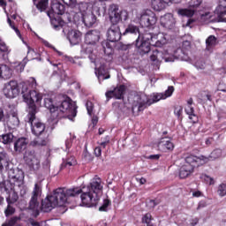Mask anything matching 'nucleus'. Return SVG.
<instances>
[{
	"label": "nucleus",
	"mask_w": 226,
	"mask_h": 226,
	"mask_svg": "<svg viewBox=\"0 0 226 226\" xmlns=\"http://www.w3.org/2000/svg\"><path fill=\"white\" fill-rule=\"evenodd\" d=\"M79 11L81 15V20L87 27H91L96 22V16L92 12H87V4L81 3L79 4Z\"/></svg>",
	"instance_id": "nucleus-14"
},
{
	"label": "nucleus",
	"mask_w": 226,
	"mask_h": 226,
	"mask_svg": "<svg viewBox=\"0 0 226 226\" xmlns=\"http://www.w3.org/2000/svg\"><path fill=\"white\" fill-rule=\"evenodd\" d=\"M220 156H222V149H215L210 154L209 157L205 158H207V162H209L210 160H216L220 158Z\"/></svg>",
	"instance_id": "nucleus-34"
},
{
	"label": "nucleus",
	"mask_w": 226,
	"mask_h": 226,
	"mask_svg": "<svg viewBox=\"0 0 226 226\" xmlns=\"http://www.w3.org/2000/svg\"><path fill=\"white\" fill-rule=\"evenodd\" d=\"M174 113H175V115H177V117H180L181 114H183V107H181V106L176 107Z\"/></svg>",
	"instance_id": "nucleus-51"
},
{
	"label": "nucleus",
	"mask_w": 226,
	"mask_h": 226,
	"mask_svg": "<svg viewBox=\"0 0 226 226\" xmlns=\"http://www.w3.org/2000/svg\"><path fill=\"white\" fill-rule=\"evenodd\" d=\"M160 100H165L162 93L154 94L151 99L147 98L146 94L136 96L132 110L134 114L135 112H142V110L147 109V107L153 105V103L160 102Z\"/></svg>",
	"instance_id": "nucleus-8"
},
{
	"label": "nucleus",
	"mask_w": 226,
	"mask_h": 226,
	"mask_svg": "<svg viewBox=\"0 0 226 226\" xmlns=\"http://www.w3.org/2000/svg\"><path fill=\"white\" fill-rule=\"evenodd\" d=\"M51 8L56 15H63L64 13V5L60 3L54 4Z\"/></svg>",
	"instance_id": "nucleus-32"
},
{
	"label": "nucleus",
	"mask_w": 226,
	"mask_h": 226,
	"mask_svg": "<svg viewBox=\"0 0 226 226\" xmlns=\"http://www.w3.org/2000/svg\"><path fill=\"white\" fill-rule=\"evenodd\" d=\"M217 195L219 197H225L226 195V184H221L217 187Z\"/></svg>",
	"instance_id": "nucleus-38"
},
{
	"label": "nucleus",
	"mask_w": 226,
	"mask_h": 226,
	"mask_svg": "<svg viewBox=\"0 0 226 226\" xmlns=\"http://www.w3.org/2000/svg\"><path fill=\"white\" fill-rule=\"evenodd\" d=\"M137 181L139 182V185H146V178L141 177V178H137Z\"/></svg>",
	"instance_id": "nucleus-58"
},
{
	"label": "nucleus",
	"mask_w": 226,
	"mask_h": 226,
	"mask_svg": "<svg viewBox=\"0 0 226 226\" xmlns=\"http://www.w3.org/2000/svg\"><path fill=\"white\" fill-rule=\"evenodd\" d=\"M149 41H145L144 39H140V35H139L138 39L136 40V47L138 49V52L141 54V56H144V54H148V52H151V45L153 47H164V45H167V37H165L164 34L159 33L157 34L150 35Z\"/></svg>",
	"instance_id": "nucleus-5"
},
{
	"label": "nucleus",
	"mask_w": 226,
	"mask_h": 226,
	"mask_svg": "<svg viewBox=\"0 0 226 226\" xmlns=\"http://www.w3.org/2000/svg\"><path fill=\"white\" fill-rule=\"evenodd\" d=\"M110 206V200H104L102 205L99 207V211H107Z\"/></svg>",
	"instance_id": "nucleus-45"
},
{
	"label": "nucleus",
	"mask_w": 226,
	"mask_h": 226,
	"mask_svg": "<svg viewBox=\"0 0 226 226\" xmlns=\"http://www.w3.org/2000/svg\"><path fill=\"white\" fill-rule=\"evenodd\" d=\"M7 22L9 24V26L11 27V29H13L17 34V36H19V38H22V34H20V30H19V28H17L15 26V25H13V23L11 22V19H10V18H8Z\"/></svg>",
	"instance_id": "nucleus-41"
},
{
	"label": "nucleus",
	"mask_w": 226,
	"mask_h": 226,
	"mask_svg": "<svg viewBox=\"0 0 226 226\" xmlns=\"http://www.w3.org/2000/svg\"><path fill=\"white\" fill-rule=\"evenodd\" d=\"M102 190L103 185H102V179L100 178H94L87 186L82 189L79 187L70 189L57 188L51 195L42 200L41 211L49 213L57 206L63 207L64 204H70V197H77L80 193L82 206L93 207V206L98 204Z\"/></svg>",
	"instance_id": "nucleus-1"
},
{
	"label": "nucleus",
	"mask_w": 226,
	"mask_h": 226,
	"mask_svg": "<svg viewBox=\"0 0 226 226\" xmlns=\"http://www.w3.org/2000/svg\"><path fill=\"white\" fill-rule=\"evenodd\" d=\"M23 93L24 102L28 106L26 121L31 124L32 133L35 135V137H39V135H41V133L45 132V124L36 121V112L38 110V107H41V101L43 100V97L41 94L36 91H31L26 94V91L23 90Z\"/></svg>",
	"instance_id": "nucleus-2"
},
{
	"label": "nucleus",
	"mask_w": 226,
	"mask_h": 226,
	"mask_svg": "<svg viewBox=\"0 0 226 226\" xmlns=\"http://www.w3.org/2000/svg\"><path fill=\"white\" fill-rule=\"evenodd\" d=\"M183 49H177L172 51V49L164 50V52H160L158 49H154L150 55V59L154 63H162L163 59L166 63H172L174 59H183Z\"/></svg>",
	"instance_id": "nucleus-7"
},
{
	"label": "nucleus",
	"mask_w": 226,
	"mask_h": 226,
	"mask_svg": "<svg viewBox=\"0 0 226 226\" xmlns=\"http://www.w3.org/2000/svg\"><path fill=\"white\" fill-rule=\"evenodd\" d=\"M137 33H139V26L129 25L122 34L126 36V34H137Z\"/></svg>",
	"instance_id": "nucleus-30"
},
{
	"label": "nucleus",
	"mask_w": 226,
	"mask_h": 226,
	"mask_svg": "<svg viewBox=\"0 0 226 226\" xmlns=\"http://www.w3.org/2000/svg\"><path fill=\"white\" fill-rule=\"evenodd\" d=\"M11 77H13V69L6 64H0V79L8 80Z\"/></svg>",
	"instance_id": "nucleus-24"
},
{
	"label": "nucleus",
	"mask_w": 226,
	"mask_h": 226,
	"mask_svg": "<svg viewBox=\"0 0 226 226\" xmlns=\"http://www.w3.org/2000/svg\"><path fill=\"white\" fill-rule=\"evenodd\" d=\"M109 142H110V138L109 136H106L104 138V140L100 143L99 147H101V149H105V147H107V144H109Z\"/></svg>",
	"instance_id": "nucleus-46"
},
{
	"label": "nucleus",
	"mask_w": 226,
	"mask_h": 226,
	"mask_svg": "<svg viewBox=\"0 0 226 226\" xmlns=\"http://www.w3.org/2000/svg\"><path fill=\"white\" fill-rule=\"evenodd\" d=\"M147 207H154L156 206V201H154V200H150L147 203Z\"/></svg>",
	"instance_id": "nucleus-54"
},
{
	"label": "nucleus",
	"mask_w": 226,
	"mask_h": 226,
	"mask_svg": "<svg viewBox=\"0 0 226 226\" xmlns=\"http://www.w3.org/2000/svg\"><path fill=\"white\" fill-rule=\"evenodd\" d=\"M44 107L49 110L51 114L49 121L53 123H57L59 118L64 117V114L65 116H68V114L77 116V105L70 99L55 104L52 98L45 97Z\"/></svg>",
	"instance_id": "nucleus-4"
},
{
	"label": "nucleus",
	"mask_w": 226,
	"mask_h": 226,
	"mask_svg": "<svg viewBox=\"0 0 226 226\" xmlns=\"http://www.w3.org/2000/svg\"><path fill=\"white\" fill-rule=\"evenodd\" d=\"M161 26L166 29H174L176 27V18L172 13H166L161 17Z\"/></svg>",
	"instance_id": "nucleus-18"
},
{
	"label": "nucleus",
	"mask_w": 226,
	"mask_h": 226,
	"mask_svg": "<svg viewBox=\"0 0 226 226\" xmlns=\"http://www.w3.org/2000/svg\"><path fill=\"white\" fill-rule=\"evenodd\" d=\"M215 14L217 15L218 22H226L223 15H226V0H220L217 7L215 10Z\"/></svg>",
	"instance_id": "nucleus-21"
},
{
	"label": "nucleus",
	"mask_w": 226,
	"mask_h": 226,
	"mask_svg": "<svg viewBox=\"0 0 226 226\" xmlns=\"http://www.w3.org/2000/svg\"><path fill=\"white\" fill-rule=\"evenodd\" d=\"M215 45H216V37L215 35L208 36L206 40L207 50H211Z\"/></svg>",
	"instance_id": "nucleus-31"
},
{
	"label": "nucleus",
	"mask_w": 226,
	"mask_h": 226,
	"mask_svg": "<svg viewBox=\"0 0 226 226\" xmlns=\"http://www.w3.org/2000/svg\"><path fill=\"white\" fill-rule=\"evenodd\" d=\"M4 213H5V216H11V215L15 213V207H13V206L9 204Z\"/></svg>",
	"instance_id": "nucleus-44"
},
{
	"label": "nucleus",
	"mask_w": 226,
	"mask_h": 226,
	"mask_svg": "<svg viewBox=\"0 0 226 226\" xmlns=\"http://www.w3.org/2000/svg\"><path fill=\"white\" fill-rule=\"evenodd\" d=\"M73 165H77V160H75V157L71 156L67 159H64L61 169H70V167H73Z\"/></svg>",
	"instance_id": "nucleus-26"
},
{
	"label": "nucleus",
	"mask_w": 226,
	"mask_h": 226,
	"mask_svg": "<svg viewBox=\"0 0 226 226\" xmlns=\"http://www.w3.org/2000/svg\"><path fill=\"white\" fill-rule=\"evenodd\" d=\"M102 47L103 49L104 54H110V51H107V50H112V48L110 47V43H109V41L102 42Z\"/></svg>",
	"instance_id": "nucleus-43"
},
{
	"label": "nucleus",
	"mask_w": 226,
	"mask_h": 226,
	"mask_svg": "<svg viewBox=\"0 0 226 226\" xmlns=\"http://www.w3.org/2000/svg\"><path fill=\"white\" fill-rule=\"evenodd\" d=\"M191 45H192V42H190V41H183V49H185V50H188V49H190Z\"/></svg>",
	"instance_id": "nucleus-53"
},
{
	"label": "nucleus",
	"mask_w": 226,
	"mask_h": 226,
	"mask_svg": "<svg viewBox=\"0 0 226 226\" xmlns=\"http://www.w3.org/2000/svg\"><path fill=\"white\" fill-rule=\"evenodd\" d=\"M195 66L198 70H204L206 64L202 60L197 61Z\"/></svg>",
	"instance_id": "nucleus-50"
},
{
	"label": "nucleus",
	"mask_w": 226,
	"mask_h": 226,
	"mask_svg": "<svg viewBox=\"0 0 226 226\" xmlns=\"http://www.w3.org/2000/svg\"><path fill=\"white\" fill-rule=\"evenodd\" d=\"M163 4H164V7L167 6V4H169V3H172V0H162Z\"/></svg>",
	"instance_id": "nucleus-63"
},
{
	"label": "nucleus",
	"mask_w": 226,
	"mask_h": 226,
	"mask_svg": "<svg viewBox=\"0 0 226 226\" xmlns=\"http://www.w3.org/2000/svg\"><path fill=\"white\" fill-rule=\"evenodd\" d=\"M202 192L200 191H195L192 192V197H200Z\"/></svg>",
	"instance_id": "nucleus-56"
},
{
	"label": "nucleus",
	"mask_w": 226,
	"mask_h": 226,
	"mask_svg": "<svg viewBox=\"0 0 226 226\" xmlns=\"http://www.w3.org/2000/svg\"><path fill=\"white\" fill-rule=\"evenodd\" d=\"M126 90V87L124 85H120L116 87L114 90H109L106 92L107 98H115L116 100H121L124 94V91Z\"/></svg>",
	"instance_id": "nucleus-20"
},
{
	"label": "nucleus",
	"mask_w": 226,
	"mask_h": 226,
	"mask_svg": "<svg viewBox=\"0 0 226 226\" xmlns=\"http://www.w3.org/2000/svg\"><path fill=\"white\" fill-rule=\"evenodd\" d=\"M0 6H3L4 10H6V1L0 0Z\"/></svg>",
	"instance_id": "nucleus-60"
},
{
	"label": "nucleus",
	"mask_w": 226,
	"mask_h": 226,
	"mask_svg": "<svg viewBox=\"0 0 226 226\" xmlns=\"http://www.w3.org/2000/svg\"><path fill=\"white\" fill-rule=\"evenodd\" d=\"M63 33L67 34V38L71 45H79L82 40V33H80L79 30L72 29V27H70L68 25H64Z\"/></svg>",
	"instance_id": "nucleus-15"
},
{
	"label": "nucleus",
	"mask_w": 226,
	"mask_h": 226,
	"mask_svg": "<svg viewBox=\"0 0 226 226\" xmlns=\"http://www.w3.org/2000/svg\"><path fill=\"white\" fill-rule=\"evenodd\" d=\"M19 93V83L16 80H11L4 85V94L6 98H17Z\"/></svg>",
	"instance_id": "nucleus-16"
},
{
	"label": "nucleus",
	"mask_w": 226,
	"mask_h": 226,
	"mask_svg": "<svg viewBox=\"0 0 226 226\" xmlns=\"http://www.w3.org/2000/svg\"><path fill=\"white\" fill-rule=\"evenodd\" d=\"M97 226H107V222H105V221H101V222L97 224Z\"/></svg>",
	"instance_id": "nucleus-62"
},
{
	"label": "nucleus",
	"mask_w": 226,
	"mask_h": 226,
	"mask_svg": "<svg viewBox=\"0 0 226 226\" xmlns=\"http://www.w3.org/2000/svg\"><path fill=\"white\" fill-rule=\"evenodd\" d=\"M151 6L155 11H162L165 8L162 0H152Z\"/></svg>",
	"instance_id": "nucleus-28"
},
{
	"label": "nucleus",
	"mask_w": 226,
	"mask_h": 226,
	"mask_svg": "<svg viewBox=\"0 0 226 226\" xmlns=\"http://www.w3.org/2000/svg\"><path fill=\"white\" fill-rule=\"evenodd\" d=\"M42 43H43V45H45V47H48L49 49H54L55 52H57V54H58L59 56H63V53H61L60 51H57V49H56V48H54V47L52 46V44H50L48 41H42Z\"/></svg>",
	"instance_id": "nucleus-48"
},
{
	"label": "nucleus",
	"mask_w": 226,
	"mask_h": 226,
	"mask_svg": "<svg viewBox=\"0 0 226 226\" xmlns=\"http://www.w3.org/2000/svg\"><path fill=\"white\" fill-rule=\"evenodd\" d=\"M2 139L3 144H10L13 142V135L11 133H6L0 136V140Z\"/></svg>",
	"instance_id": "nucleus-33"
},
{
	"label": "nucleus",
	"mask_w": 226,
	"mask_h": 226,
	"mask_svg": "<svg viewBox=\"0 0 226 226\" xmlns=\"http://www.w3.org/2000/svg\"><path fill=\"white\" fill-rule=\"evenodd\" d=\"M177 14L180 17H197V19L200 20L202 24H209L213 20V14L209 11H204L200 10H192V9H178Z\"/></svg>",
	"instance_id": "nucleus-10"
},
{
	"label": "nucleus",
	"mask_w": 226,
	"mask_h": 226,
	"mask_svg": "<svg viewBox=\"0 0 226 226\" xmlns=\"http://www.w3.org/2000/svg\"><path fill=\"white\" fill-rule=\"evenodd\" d=\"M86 108L88 115L91 116V114H93V102L87 101L86 103Z\"/></svg>",
	"instance_id": "nucleus-49"
},
{
	"label": "nucleus",
	"mask_w": 226,
	"mask_h": 226,
	"mask_svg": "<svg viewBox=\"0 0 226 226\" xmlns=\"http://www.w3.org/2000/svg\"><path fill=\"white\" fill-rule=\"evenodd\" d=\"M24 161L30 170H33L34 172L40 170V167H41L40 158H38V155H36V153L34 150H28L25 153Z\"/></svg>",
	"instance_id": "nucleus-12"
},
{
	"label": "nucleus",
	"mask_w": 226,
	"mask_h": 226,
	"mask_svg": "<svg viewBox=\"0 0 226 226\" xmlns=\"http://www.w3.org/2000/svg\"><path fill=\"white\" fill-rule=\"evenodd\" d=\"M94 154L97 158H100V156H102V147H97L94 148Z\"/></svg>",
	"instance_id": "nucleus-52"
},
{
	"label": "nucleus",
	"mask_w": 226,
	"mask_h": 226,
	"mask_svg": "<svg viewBox=\"0 0 226 226\" xmlns=\"http://www.w3.org/2000/svg\"><path fill=\"white\" fill-rule=\"evenodd\" d=\"M49 7V0H41L36 4L37 10L41 11H45Z\"/></svg>",
	"instance_id": "nucleus-36"
},
{
	"label": "nucleus",
	"mask_w": 226,
	"mask_h": 226,
	"mask_svg": "<svg viewBox=\"0 0 226 226\" xmlns=\"http://www.w3.org/2000/svg\"><path fill=\"white\" fill-rule=\"evenodd\" d=\"M27 86H29V87H31L33 90H29L27 88V87L23 86L21 93L24 95V91H25V94H27V93H31V91H36V93H39L40 94H41V96H43V94L40 93L39 91L36 90V86H38V83L36 82V79L34 78H29L26 81ZM24 99V96H23Z\"/></svg>",
	"instance_id": "nucleus-23"
},
{
	"label": "nucleus",
	"mask_w": 226,
	"mask_h": 226,
	"mask_svg": "<svg viewBox=\"0 0 226 226\" xmlns=\"http://www.w3.org/2000/svg\"><path fill=\"white\" fill-rule=\"evenodd\" d=\"M109 19L111 26H117L119 22L128 20V11L119 10V5L111 4L108 9Z\"/></svg>",
	"instance_id": "nucleus-9"
},
{
	"label": "nucleus",
	"mask_w": 226,
	"mask_h": 226,
	"mask_svg": "<svg viewBox=\"0 0 226 226\" xmlns=\"http://www.w3.org/2000/svg\"><path fill=\"white\" fill-rule=\"evenodd\" d=\"M100 41V32L98 30H90L85 34V43L87 46H83L81 52L82 54H87L88 56L91 63L95 64V75L98 78L99 82L102 80H107L110 79V74L105 68V64H102L98 67V59H96V55L93 54V48L89 45H97Z\"/></svg>",
	"instance_id": "nucleus-3"
},
{
	"label": "nucleus",
	"mask_w": 226,
	"mask_h": 226,
	"mask_svg": "<svg viewBox=\"0 0 226 226\" xmlns=\"http://www.w3.org/2000/svg\"><path fill=\"white\" fill-rule=\"evenodd\" d=\"M128 45H122L121 47H120V49H122V50H128Z\"/></svg>",
	"instance_id": "nucleus-64"
},
{
	"label": "nucleus",
	"mask_w": 226,
	"mask_h": 226,
	"mask_svg": "<svg viewBox=\"0 0 226 226\" xmlns=\"http://www.w3.org/2000/svg\"><path fill=\"white\" fill-rule=\"evenodd\" d=\"M27 144H29V139L27 138H19L14 141V151L16 153H22L27 149Z\"/></svg>",
	"instance_id": "nucleus-22"
},
{
	"label": "nucleus",
	"mask_w": 226,
	"mask_h": 226,
	"mask_svg": "<svg viewBox=\"0 0 226 226\" xmlns=\"http://www.w3.org/2000/svg\"><path fill=\"white\" fill-rule=\"evenodd\" d=\"M173 93H174V87L172 86L169 87L168 89L164 93H162V96L164 97V100H167V98H170Z\"/></svg>",
	"instance_id": "nucleus-39"
},
{
	"label": "nucleus",
	"mask_w": 226,
	"mask_h": 226,
	"mask_svg": "<svg viewBox=\"0 0 226 226\" xmlns=\"http://www.w3.org/2000/svg\"><path fill=\"white\" fill-rule=\"evenodd\" d=\"M202 163H207V158L204 155H201L200 157L195 155L185 157V162L179 170L180 179H186V177L192 176L195 167H199V165H202Z\"/></svg>",
	"instance_id": "nucleus-6"
},
{
	"label": "nucleus",
	"mask_w": 226,
	"mask_h": 226,
	"mask_svg": "<svg viewBox=\"0 0 226 226\" xmlns=\"http://www.w3.org/2000/svg\"><path fill=\"white\" fill-rule=\"evenodd\" d=\"M200 207H206V202L201 201L199 203L198 209H200Z\"/></svg>",
	"instance_id": "nucleus-61"
},
{
	"label": "nucleus",
	"mask_w": 226,
	"mask_h": 226,
	"mask_svg": "<svg viewBox=\"0 0 226 226\" xmlns=\"http://www.w3.org/2000/svg\"><path fill=\"white\" fill-rule=\"evenodd\" d=\"M185 112L187 115H189V119H191L192 123L197 121V116L195 115V109H193V106H186Z\"/></svg>",
	"instance_id": "nucleus-29"
},
{
	"label": "nucleus",
	"mask_w": 226,
	"mask_h": 226,
	"mask_svg": "<svg viewBox=\"0 0 226 226\" xmlns=\"http://www.w3.org/2000/svg\"><path fill=\"white\" fill-rule=\"evenodd\" d=\"M202 4V0H191L189 2V9L188 10H194V13H197L195 10L199 8Z\"/></svg>",
	"instance_id": "nucleus-35"
},
{
	"label": "nucleus",
	"mask_w": 226,
	"mask_h": 226,
	"mask_svg": "<svg viewBox=\"0 0 226 226\" xmlns=\"http://www.w3.org/2000/svg\"><path fill=\"white\" fill-rule=\"evenodd\" d=\"M40 197H41V185L35 184L33 191V196L29 203V209L34 211L35 216H38V215H40V203H38V199H40Z\"/></svg>",
	"instance_id": "nucleus-13"
},
{
	"label": "nucleus",
	"mask_w": 226,
	"mask_h": 226,
	"mask_svg": "<svg viewBox=\"0 0 226 226\" xmlns=\"http://www.w3.org/2000/svg\"><path fill=\"white\" fill-rule=\"evenodd\" d=\"M201 179L207 185H214L215 184V179L207 175H201Z\"/></svg>",
	"instance_id": "nucleus-40"
},
{
	"label": "nucleus",
	"mask_w": 226,
	"mask_h": 226,
	"mask_svg": "<svg viewBox=\"0 0 226 226\" xmlns=\"http://www.w3.org/2000/svg\"><path fill=\"white\" fill-rule=\"evenodd\" d=\"M4 167H8V154L6 152H0V172L4 170Z\"/></svg>",
	"instance_id": "nucleus-27"
},
{
	"label": "nucleus",
	"mask_w": 226,
	"mask_h": 226,
	"mask_svg": "<svg viewBox=\"0 0 226 226\" xmlns=\"http://www.w3.org/2000/svg\"><path fill=\"white\" fill-rule=\"evenodd\" d=\"M149 160H159L160 159V154H152L148 156Z\"/></svg>",
	"instance_id": "nucleus-55"
},
{
	"label": "nucleus",
	"mask_w": 226,
	"mask_h": 226,
	"mask_svg": "<svg viewBox=\"0 0 226 226\" xmlns=\"http://www.w3.org/2000/svg\"><path fill=\"white\" fill-rule=\"evenodd\" d=\"M92 123L94 126H96V124H98V117H93Z\"/></svg>",
	"instance_id": "nucleus-57"
},
{
	"label": "nucleus",
	"mask_w": 226,
	"mask_h": 226,
	"mask_svg": "<svg viewBox=\"0 0 226 226\" xmlns=\"http://www.w3.org/2000/svg\"><path fill=\"white\" fill-rule=\"evenodd\" d=\"M34 146H47V139H37L33 142Z\"/></svg>",
	"instance_id": "nucleus-47"
},
{
	"label": "nucleus",
	"mask_w": 226,
	"mask_h": 226,
	"mask_svg": "<svg viewBox=\"0 0 226 226\" xmlns=\"http://www.w3.org/2000/svg\"><path fill=\"white\" fill-rule=\"evenodd\" d=\"M0 52H4V54H10V52H11L10 47H8L6 42H4L3 40H0Z\"/></svg>",
	"instance_id": "nucleus-37"
},
{
	"label": "nucleus",
	"mask_w": 226,
	"mask_h": 226,
	"mask_svg": "<svg viewBox=\"0 0 226 226\" xmlns=\"http://www.w3.org/2000/svg\"><path fill=\"white\" fill-rule=\"evenodd\" d=\"M3 119H4V111L3 109H0V122L3 121Z\"/></svg>",
	"instance_id": "nucleus-59"
},
{
	"label": "nucleus",
	"mask_w": 226,
	"mask_h": 226,
	"mask_svg": "<svg viewBox=\"0 0 226 226\" xmlns=\"http://www.w3.org/2000/svg\"><path fill=\"white\" fill-rule=\"evenodd\" d=\"M157 147L159 151L167 153L168 151L174 150V143H172V139L170 138L164 137L159 140Z\"/></svg>",
	"instance_id": "nucleus-19"
},
{
	"label": "nucleus",
	"mask_w": 226,
	"mask_h": 226,
	"mask_svg": "<svg viewBox=\"0 0 226 226\" xmlns=\"http://www.w3.org/2000/svg\"><path fill=\"white\" fill-rule=\"evenodd\" d=\"M121 36H123V34H121V28L117 25H111L107 31V38L109 41H119Z\"/></svg>",
	"instance_id": "nucleus-17"
},
{
	"label": "nucleus",
	"mask_w": 226,
	"mask_h": 226,
	"mask_svg": "<svg viewBox=\"0 0 226 226\" xmlns=\"http://www.w3.org/2000/svg\"><path fill=\"white\" fill-rule=\"evenodd\" d=\"M62 2L69 8H75L77 6V0H62Z\"/></svg>",
	"instance_id": "nucleus-42"
},
{
	"label": "nucleus",
	"mask_w": 226,
	"mask_h": 226,
	"mask_svg": "<svg viewBox=\"0 0 226 226\" xmlns=\"http://www.w3.org/2000/svg\"><path fill=\"white\" fill-rule=\"evenodd\" d=\"M156 22H158V18H156V14L153 11L146 10L140 14L139 24L143 27L154 29Z\"/></svg>",
	"instance_id": "nucleus-11"
},
{
	"label": "nucleus",
	"mask_w": 226,
	"mask_h": 226,
	"mask_svg": "<svg viewBox=\"0 0 226 226\" xmlns=\"http://www.w3.org/2000/svg\"><path fill=\"white\" fill-rule=\"evenodd\" d=\"M7 124L9 128H11L12 130L17 128V126L20 124V121L19 120V117L17 116L16 112H13L9 116V120L7 121Z\"/></svg>",
	"instance_id": "nucleus-25"
}]
</instances>
